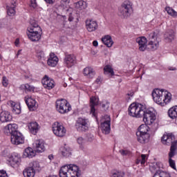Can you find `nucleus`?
I'll return each instance as SVG.
<instances>
[{"mask_svg":"<svg viewBox=\"0 0 177 177\" xmlns=\"http://www.w3.org/2000/svg\"><path fill=\"white\" fill-rule=\"evenodd\" d=\"M129 115L136 118H143V121L148 125H151L156 121V114L151 111L146 110V105L140 103H132L128 109Z\"/></svg>","mask_w":177,"mask_h":177,"instance_id":"f257e3e1","label":"nucleus"},{"mask_svg":"<svg viewBox=\"0 0 177 177\" xmlns=\"http://www.w3.org/2000/svg\"><path fill=\"white\" fill-rule=\"evenodd\" d=\"M153 101L159 106H167L172 100V94L165 89L155 88L152 91Z\"/></svg>","mask_w":177,"mask_h":177,"instance_id":"f03ea898","label":"nucleus"},{"mask_svg":"<svg viewBox=\"0 0 177 177\" xmlns=\"http://www.w3.org/2000/svg\"><path fill=\"white\" fill-rule=\"evenodd\" d=\"M28 31L27 35L32 42H37L41 39L42 29L35 21H30V26L28 28Z\"/></svg>","mask_w":177,"mask_h":177,"instance_id":"7ed1b4c3","label":"nucleus"},{"mask_svg":"<svg viewBox=\"0 0 177 177\" xmlns=\"http://www.w3.org/2000/svg\"><path fill=\"white\" fill-rule=\"evenodd\" d=\"M132 10V3L129 1H124L118 8V15L121 19H128L131 16Z\"/></svg>","mask_w":177,"mask_h":177,"instance_id":"20e7f679","label":"nucleus"},{"mask_svg":"<svg viewBox=\"0 0 177 177\" xmlns=\"http://www.w3.org/2000/svg\"><path fill=\"white\" fill-rule=\"evenodd\" d=\"M67 12L69 28H75L77 24H78V22L80 21L78 14L71 7L68 8Z\"/></svg>","mask_w":177,"mask_h":177,"instance_id":"39448f33","label":"nucleus"},{"mask_svg":"<svg viewBox=\"0 0 177 177\" xmlns=\"http://www.w3.org/2000/svg\"><path fill=\"white\" fill-rule=\"evenodd\" d=\"M111 118H110V115H105L104 117H102L101 120V131L102 133L104 135H109L111 131Z\"/></svg>","mask_w":177,"mask_h":177,"instance_id":"423d86ee","label":"nucleus"},{"mask_svg":"<svg viewBox=\"0 0 177 177\" xmlns=\"http://www.w3.org/2000/svg\"><path fill=\"white\" fill-rule=\"evenodd\" d=\"M52 128L54 135L58 136V138L66 136L67 130L65 129L64 126L60 124L59 122H55L52 125Z\"/></svg>","mask_w":177,"mask_h":177,"instance_id":"0eeeda50","label":"nucleus"},{"mask_svg":"<svg viewBox=\"0 0 177 177\" xmlns=\"http://www.w3.org/2000/svg\"><path fill=\"white\" fill-rule=\"evenodd\" d=\"M75 128L78 132H86L89 129V121L88 119L79 118L76 121Z\"/></svg>","mask_w":177,"mask_h":177,"instance_id":"6e6552de","label":"nucleus"},{"mask_svg":"<svg viewBox=\"0 0 177 177\" xmlns=\"http://www.w3.org/2000/svg\"><path fill=\"white\" fill-rule=\"evenodd\" d=\"M149 48H150L151 50H157L158 46H160V43L158 42V40H157V34H156V32L150 33L149 35Z\"/></svg>","mask_w":177,"mask_h":177,"instance_id":"1a4fd4ad","label":"nucleus"},{"mask_svg":"<svg viewBox=\"0 0 177 177\" xmlns=\"http://www.w3.org/2000/svg\"><path fill=\"white\" fill-rule=\"evenodd\" d=\"M86 30L88 32H95L99 28V24L96 20L88 19L85 21Z\"/></svg>","mask_w":177,"mask_h":177,"instance_id":"9d476101","label":"nucleus"},{"mask_svg":"<svg viewBox=\"0 0 177 177\" xmlns=\"http://www.w3.org/2000/svg\"><path fill=\"white\" fill-rule=\"evenodd\" d=\"M56 107L59 113L61 114H66L67 111V100L62 99L57 100Z\"/></svg>","mask_w":177,"mask_h":177,"instance_id":"9b49d317","label":"nucleus"},{"mask_svg":"<svg viewBox=\"0 0 177 177\" xmlns=\"http://www.w3.org/2000/svg\"><path fill=\"white\" fill-rule=\"evenodd\" d=\"M17 124H9L7 126H6L3 129L4 133H6V135H15L16 133H18L19 131H17Z\"/></svg>","mask_w":177,"mask_h":177,"instance_id":"f8f14e48","label":"nucleus"},{"mask_svg":"<svg viewBox=\"0 0 177 177\" xmlns=\"http://www.w3.org/2000/svg\"><path fill=\"white\" fill-rule=\"evenodd\" d=\"M11 142L12 145H23L24 143V137L20 132L11 136Z\"/></svg>","mask_w":177,"mask_h":177,"instance_id":"ddd939ff","label":"nucleus"},{"mask_svg":"<svg viewBox=\"0 0 177 177\" xmlns=\"http://www.w3.org/2000/svg\"><path fill=\"white\" fill-rule=\"evenodd\" d=\"M99 104V97H91L90 98V113L93 115V117H96V109L95 106Z\"/></svg>","mask_w":177,"mask_h":177,"instance_id":"4468645a","label":"nucleus"},{"mask_svg":"<svg viewBox=\"0 0 177 177\" xmlns=\"http://www.w3.org/2000/svg\"><path fill=\"white\" fill-rule=\"evenodd\" d=\"M33 149L36 153H44L45 151V142L42 140H37L33 144Z\"/></svg>","mask_w":177,"mask_h":177,"instance_id":"2eb2a0df","label":"nucleus"},{"mask_svg":"<svg viewBox=\"0 0 177 177\" xmlns=\"http://www.w3.org/2000/svg\"><path fill=\"white\" fill-rule=\"evenodd\" d=\"M41 84L46 89H53L55 88V81L53 80L50 79L48 75H45L41 80Z\"/></svg>","mask_w":177,"mask_h":177,"instance_id":"dca6fc26","label":"nucleus"},{"mask_svg":"<svg viewBox=\"0 0 177 177\" xmlns=\"http://www.w3.org/2000/svg\"><path fill=\"white\" fill-rule=\"evenodd\" d=\"M136 42L139 45V50L145 52V50L147 48V39L146 37H138Z\"/></svg>","mask_w":177,"mask_h":177,"instance_id":"f3484780","label":"nucleus"},{"mask_svg":"<svg viewBox=\"0 0 177 177\" xmlns=\"http://www.w3.org/2000/svg\"><path fill=\"white\" fill-rule=\"evenodd\" d=\"M172 140H175V136L171 133L164 134L161 138L162 145H166L167 146H169L172 143Z\"/></svg>","mask_w":177,"mask_h":177,"instance_id":"a211bd4d","label":"nucleus"},{"mask_svg":"<svg viewBox=\"0 0 177 177\" xmlns=\"http://www.w3.org/2000/svg\"><path fill=\"white\" fill-rule=\"evenodd\" d=\"M26 103L30 111H34L38 108V104L37 103V101L31 97L26 99Z\"/></svg>","mask_w":177,"mask_h":177,"instance_id":"6ab92c4d","label":"nucleus"},{"mask_svg":"<svg viewBox=\"0 0 177 177\" xmlns=\"http://www.w3.org/2000/svg\"><path fill=\"white\" fill-rule=\"evenodd\" d=\"M67 172L69 175H80V168L75 165L70 164L67 166Z\"/></svg>","mask_w":177,"mask_h":177,"instance_id":"aec40b11","label":"nucleus"},{"mask_svg":"<svg viewBox=\"0 0 177 177\" xmlns=\"http://www.w3.org/2000/svg\"><path fill=\"white\" fill-rule=\"evenodd\" d=\"M137 140L142 144L147 143L150 139V133H136Z\"/></svg>","mask_w":177,"mask_h":177,"instance_id":"412c9836","label":"nucleus"},{"mask_svg":"<svg viewBox=\"0 0 177 177\" xmlns=\"http://www.w3.org/2000/svg\"><path fill=\"white\" fill-rule=\"evenodd\" d=\"M12 115L8 111H2L0 113V121L1 122H10L12 121Z\"/></svg>","mask_w":177,"mask_h":177,"instance_id":"4be33fe9","label":"nucleus"},{"mask_svg":"<svg viewBox=\"0 0 177 177\" xmlns=\"http://www.w3.org/2000/svg\"><path fill=\"white\" fill-rule=\"evenodd\" d=\"M28 127L30 133H32V135H37L38 131L39 130V126L37 122H30L28 124Z\"/></svg>","mask_w":177,"mask_h":177,"instance_id":"5701e85b","label":"nucleus"},{"mask_svg":"<svg viewBox=\"0 0 177 177\" xmlns=\"http://www.w3.org/2000/svg\"><path fill=\"white\" fill-rule=\"evenodd\" d=\"M59 62V58H57V56H55V53H51L50 54V58L48 59V66H50V67H55V66L57 65V63Z\"/></svg>","mask_w":177,"mask_h":177,"instance_id":"b1692460","label":"nucleus"},{"mask_svg":"<svg viewBox=\"0 0 177 177\" xmlns=\"http://www.w3.org/2000/svg\"><path fill=\"white\" fill-rule=\"evenodd\" d=\"M170 145H171L169 152V157H174L177 154V140H172Z\"/></svg>","mask_w":177,"mask_h":177,"instance_id":"393cba45","label":"nucleus"},{"mask_svg":"<svg viewBox=\"0 0 177 177\" xmlns=\"http://www.w3.org/2000/svg\"><path fill=\"white\" fill-rule=\"evenodd\" d=\"M102 41L103 42L104 45H106V46H107V48H111V46L114 45V41H113V39H111V36L110 35H106L102 37Z\"/></svg>","mask_w":177,"mask_h":177,"instance_id":"a878e982","label":"nucleus"},{"mask_svg":"<svg viewBox=\"0 0 177 177\" xmlns=\"http://www.w3.org/2000/svg\"><path fill=\"white\" fill-rule=\"evenodd\" d=\"M83 74L85 75V77H87V78H93V77H95V73L92 67H86L84 69Z\"/></svg>","mask_w":177,"mask_h":177,"instance_id":"bb28decb","label":"nucleus"},{"mask_svg":"<svg viewBox=\"0 0 177 177\" xmlns=\"http://www.w3.org/2000/svg\"><path fill=\"white\" fill-rule=\"evenodd\" d=\"M10 106L12 109V113L14 114H20L21 113V107L20 106V104H17L15 102H10Z\"/></svg>","mask_w":177,"mask_h":177,"instance_id":"cd10ccee","label":"nucleus"},{"mask_svg":"<svg viewBox=\"0 0 177 177\" xmlns=\"http://www.w3.org/2000/svg\"><path fill=\"white\" fill-rule=\"evenodd\" d=\"M168 115L171 120H176L177 118V106H174L168 110Z\"/></svg>","mask_w":177,"mask_h":177,"instance_id":"c85d7f7f","label":"nucleus"},{"mask_svg":"<svg viewBox=\"0 0 177 177\" xmlns=\"http://www.w3.org/2000/svg\"><path fill=\"white\" fill-rule=\"evenodd\" d=\"M175 38V32L173 30H169L165 34V39L166 42H172Z\"/></svg>","mask_w":177,"mask_h":177,"instance_id":"c756f323","label":"nucleus"},{"mask_svg":"<svg viewBox=\"0 0 177 177\" xmlns=\"http://www.w3.org/2000/svg\"><path fill=\"white\" fill-rule=\"evenodd\" d=\"M23 175L24 177H34L35 176V171L31 167H27L23 171Z\"/></svg>","mask_w":177,"mask_h":177,"instance_id":"7c9ffc66","label":"nucleus"},{"mask_svg":"<svg viewBox=\"0 0 177 177\" xmlns=\"http://www.w3.org/2000/svg\"><path fill=\"white\" fill-rule=\"evenodd\" d=\"M77 63L75 56L74 55H68L67 57V66L68 67H73L74 64Z\"/></svg>","mask_w":177,"mask_h":177,"instance_id":"2f4dec72","label":"nucleus"},{"mask_svg":"<svg viewBox=\"0 0 177 177\" xmlns=\"http://www.w3.org/2000/svg\"><path fill=\"white\" fill-rule=\"evenodd\" d=\"M24 156L25 157H28L29 158H32V157H35V152H34V149H32V148L28 147L25 149Z\"/></svg>","mask_w":177,"mask_h":177,"instance_id":"473e14b6","label":"nucleus"},{"mask_svg":"<svg viewBox=\"0 0 177 177\" xmlns=\"http://www.w3.org/2000/svg\"><path fill=\"white\" fill-rule=\"evenodd\" d=\"M149 131H150V127L147 124H141L136 133H149Z\"/></svg>","mask_w":177,"mask_h":177,"instance_id":"72a5a7b5","label":"nucleus"},{"mask_svg":"<svg viewBox=\"0 0 177 177\" xmlns=\"http://www.w3.org/2000/svg\"><path fill=\"white\" fill-rule=\"evenodd\" d=\"M75 7L77 10H84V9H86L87 6L85 1H80L75 3Z\"/></svg>","mask_w":177,"mask_h":177,"instance_id":"f704fd0d","label":"nucleus"},{"mask_svg":"<svg viewBox=\"0 0 177 177\" xmlns=\"http://www.w3.org/2000/svg\"><path fill=\"white\" fill-rule=\"evenodd\" d=\"M147 161V155L142 154L140 157H138L136 160V164L138 165L141 164V165H145Z\"/></svg>","mask_w":177,"mask_h":177,"instance_id":"c9c22d12","label":"nucleus"},{"mask_svg":"<svg viewBox=\"0 0 177 177\" xmlns=\"http://www.w3.org/2000/svg\"><path fill=\"white\" fill-rule=\"evenodd\" d=\"M104 74L105 75H111L113 77L114 75V70H113V68L110 65H106L104 68Z\"/></svg>","mask_w":177,"mask_h":177,"instance_id":"e433bc0d","label":"nucleus"},{"mask_svg":"<svg viewBox=\"0 0 177 177\" xmlns=\"http://www.w3.org/2000/svg\"><path fill=\"white\" fill-rule=\"evenodd\" d=\"M100 106H101L102 109L104 110V111H107L110 108V102L106 100H103L100 103Z\"/></svg>","mask_w":177,"mask_h":177,"instance_id":"4c0bfd02","label":"nucleus"},{"mask_svg":"<svg viewBox=\"0 0 177 177\" xmlns=\"http://www.w3.org/2000/svg\"><path fill=\"white\" fill-rule=\"evenodd\" d=\"M16 5L13 4V6H7V14L8 16H15L16 10H15Z\"/></svg>","mask_w":177,"mask_h":177,"instance_id":"58836bf2","label":"nucleus"},{"mask_svg":"<svg viewBox=\"0 0 177 177\" xmlns=\"http://www.w3.org/2000/svg\"><path fill=\"white\" fill-rule=\"evenodd\" d=\"M165 10L168 13V15L172 16V17H177V12L175 11L174 8H171L170 7H166Z\"/></svg>","mask_w":177,"mask_h":177,"instance_id":"ea45409f","label":"nucleus"},{"mask_svg":"<svg viewBox=\"0 0 177 177\" xmlns=\"http://www.w3.org/2000/svg\"><path fill=\"white\" fill-rule=\"evenodd\" d=\"M67 165H64L61 167L59 170V176L60 177H67V168H66Z\"/></svg>","mask_w":177,"mask_h":177,"instance_id":"a19ab883","label":"nucleus"},{"mask_svg":"<svg viewBox=\"0 0 177 177\" xmlns=\"http://www.w3.org/2000/svg\"><path fill=\"white\" fill-rule=\"evenodd\" d=\"M10 162L12 165H16V164H19L20 162V159L18 156H12L10 158Z\"/></svg>","mask_w":177,"mask_h":177,"instance_id":"79ce46f5","label":"nucleus"},{"mask_svg":"<svg viewBox=\"0 0 177 177\" xmlns=\"http://www.w3.org/2000/svg\"><path fill=\"white\" fill-rule=\"evenodd\" d=\"M59 153L63 156V157H66V156H67V145L66 144L60 147Z\"/></svg>","mask_w":177,"mask_h":177,"instance_id":"37998d69","label":"nucleus"},{"mask_svg":"<svg viewBox=\"0 0 177 177\" xmlns=\"http://www.w3.org/2000/svg\"><path fill=\"white\" fill-rule=\"evenodd\" d=\"M30 168H32L33 169V171H37L38 169H39V163L37 161H34V162H32L30 164Z\"/></svg>","mask_w":177,"mask_h":177,"instance_id":"c03bdc74","label":"nucleus"},{"mask_svg":"<svg viewBox=\"0 0 177 177\" xmlns=\"http://www.w3.org/2000/svg\"><path fill=\"white\" fill-rule=\"evenodd\" d=\"M111 177H124V172L115 171L112 172Z\"/></svg>","mask_w":177,"mask_h":177,"instance_id":"a18cd8bd","label":"nucleus"},{"mask_svg":"<svg viewBox=\"0 0 177 177\" xmlns=\"http://www.w3.org/2000/svg\"><path fill=\"white\" fill-rule=\"evenodd\" d=\"M119 153H120L122 156H131L132 154L128 149H121L119 151Z\"/></svg>","mask_w":177,"mask_h":177,"instance_id":"49530a36","label":"nucleus"},{"mask_svg":"<svg viewBox=\"0 0 177 177\" xmlns=\"http://www.w3.org/2000/svg\"><path fill=\"white\" fill-rule=\"evenodd\" d=\"M29 6L32 9H35L38 6V3H37V0H30Z\"/></svg>","mask_w":177,"mask_h":177,"instance_id":"de8ad7c7","label":"nucleus"},{"mask_svg":"<svg viewBox=\"0 0 177 177\" xmlns=\"http://www.w3.org/2000/svg\"><path fill=\"white\" fill-rule=\"evenodd\" d=\"M169 164L171 168H173V169H176V166L175 165V160H172V157L169 156Z\"/></svg>","mask_w":177,"mask_h":177,"instance_id":"09e8293b","label":"nucleus"},{"mask_svg":"<svg viewBox=\"0 0 177 177\" xmlns=\"http://www.w3.org/2000/svg\"><path fill=\"white\" fill-rule=\"evenodd\" d=\"M24 88L26 91H29L30 92H34V89H35L34 86H30L28 84L24 85Z\"/></svg>","mask_w":177,"mask_h":177,"instance_id":"8fccbe9b","label":"nucleus"},{"mask_svg":"<svg viewBox=\"0 0 177 177\" xmlns=\"http://www.w3.org/2000/svg\"><path fill=\"white\" fill-rule=\"evenodd\" d=\"M2 84H3V86H5V88H6L8 85H9V80L6 76H3L2 78Z\"/></svg>","mask_w":177,"mask_h":177,"instance_id":"3c124183","label":"nucleus"},{"mask_svg":"<svg viewBox=\"0 0 177 177\" xmlns=\"http://www.w3.org/2000/svg\"><path fill=\"white\" fill-rule=\"evenodd\" d=\"M86 138L88 142H93L95 137L93 136V134L88 133L86 134Z\"/></svg>","mask_w":177,"mask_h":177,"instance_id":"603ef678","label":"nucleus"},{"mask_svg":"<svg viewBox=\"0 0 177 177\" xmlns=\"http://www.w3.org/2000/svg\"><path fill=\"white\" fill-rule=\"evenodd\" d=\"M77 143L78 145H80L82 146V145H84L85 143V140H84V138L82 137H79L77 138Z\"/></svg>","mask_w":177,"mask_h":177,"instance_id":"864d4df0","label":"nucleus"},{"mask_svg":"<svg viewBox=\"0 0 177 177\" xmlns=\"http://www.w3.org/2000/svg\"><path fill=\"white\" fill-rule=\"evenodd\" d=\"M0 177H8V174H6V171L0 170Z\"/></svg>","mask_w":177,"mask_h":177,"instance_id":"5fc2aeb1","label":"nucleus"},{"mask_svg":"<svg viewBox=\"0 0 177 177\" xmlns=\"http://www.w3.org/2000/svg\"><path fill=\"white\" fill-rule=\"evenodd\" d=\"M45 56V54L44 53L43 51H40L37 53V57H39V59H42V57H44Z\"/></svg>","mask_w":177,"mask_h":177,"instance_id":"6e6d98bb","label":"nucleus"},{"mask_svg":"<svg viewBox=\"0 0 177 177\" xmlns=\"http://www.w3.org/2000/svg\"><path fill=\"white\" fill-rule=\"evenodd\" d=\"M103 81V78L98 77L96 80H95V82L96 84H102V82Z\"/></svg>","mask_w":177,"mask_h":177,"instance_id":"4d7b16f0","label":"nucleus"},{"mask_svg":"<svg viewBox=\"0 0 177 177\" xmlns=\"http://www.w3.org/2000/svg\"><path fill=\"white\" fill-rule=\"evenodd\" d=\"M68 156H71V154H73V149H71V148L68 149Z\"/></svg>","mask_w":177,"mask_h":177,"instance_id":"13d9d810","label":"nucleus"},{"mask_svg":"<svg viewBox=\"0 0 177 177\" xmlns=\"http://www.w3.org/2000/svg\"><path fill=\"white\" fill-rule=\"evenodd\" d=\"M46 3H53L55 0H44Z\"/></svg>","mask_w":177,"mask_h":177,"instance_id":"bf43d9fd","label":"nucleus"},{"mask_svg":"<svg viewBox=\"0 0 177 177\" xmlns=\"http://www.w3.org/2000/svg\"><path fill=\"white\" fill-rule=\"evenodd\" d=\"M93 46H97V45H99V44L97 43V41H94L93 42Z\"/></svg>","mask_w":177,"mask_h":177,"instance_id":"052dcab7","label":"nucleus"},{"mask_svg":"<svg viewBox=\"0 0 177 177\" xmlns=\"http://www.w3.org/2000/svg\"><path fill=\"white\" fill-rule=\"evenodd\" d=\"M13 5L16 6V0H12V1L11 3V6H13Z\"/></svg>","mask_w":177,"mask_h":177,"instance_id":"680f3d73","label":"nucleus"},{"mask_svg":"<svg viewBox=\"0 0 177 177\" xmlns=\"http://www.w3.org/2000/svg\"><path fill=\"white\" fill-rule=\"evenodd\" d=\"M169 70H170V71H174V70H176V68L169 67Z\"/></svg>","mask_w":177,"mask_h":177,"instance_id":"e2e57ef3","label":"nucleus"},{"mask_svg":"<svg viewBox=\"0 0 177 177\" xmlns=\"http://www.w3.org/2000/svg\"><path fill=\"white\" fill-rule=\"evenodd\" d=\"M15 45L16 46H17V45H19V39H17L15 41Z\"/></svg>","mask_w":177,"mask_h":177,"instance_id":"0e129e2a","label":"nucleus"},{"mask_svg":"<svg viewBox=\"0 0 177 177\" xmlns=\"http://www.w3.org/2000/svg\"><path fill=\"white\" fill-rule=\"evenodd\" d=\"M69 176H71L70 177H80V175H75V174L69 175Z\"/></svg>","mask_w":177,"mask_h":177,"instance_id":"69168bd1","label":"nucleus"},{"mask_svg":"<svg viewBox=\"0 0 177 177\" xmlns=\"http://www.w3.org/2000/svg\"><path fill=\"white\" fill-rule=\"evenodd\" d=\"M48 158H49V160H53V156L49 155Z\"/></svg>","mask_w":177,"mask_h":177,"instance_id":"338daca9","label":"nucleus"},{"mask_svg":"<svg viewBox=\"0 0 177 177\" xmlns=\"http://www.w3.org/2000/svg\"><path fill=\"white\" fill-rule=\"evenodd\" d=\"M66 2H67V0H62L63 5H66Z\"/></svg>","mask_w":177,"mask_h":177,"instance_id":"774afa93","label":"nucleus"}]
</instances>
